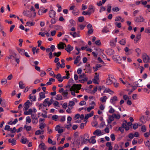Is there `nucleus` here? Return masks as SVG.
<instances>
[{"label": "nucleus", "instance_id": "obj_1", "mask_svg": "<svg viewBox=\"0 0 150 150\" xmlns=\"http://www.w3.org/2000/svg\"><path fill=\"white\" fill-rule=\"evenodd\" d=\"M81 84H74L69 89V91H71V94L72 95L75 96V91L76 90H79L81 89Z\"/></svg>", "mask_w": 150, "mask_h": 150}, {"label": "nucleus", "instance_id": "obj_2", "mask_svg": "<svg viewBox=\"0 0 150 150\" xmlns=\"http://www.w3.org/2000/svg\"><path fill=\"white\" fill-rule=\"evenodd\" d=\"M143 61L144 63H149L150 62V57L146 54H144L142 56Z\"/></svg>", "mask_w": 150, "mask_h": 150}, {"label": "nucleus", "instance_id": "obj_3", "mask_svg": "<svg viewBox=\"0 0 150 150\" xmlns=\"http://www.w3.org/2000/svg\"><path fill=\"white\" fill-rule=\"evenodd\" d=\"M134 20L135 22L137 23L143 22L145 20L142 16H140L139 17H136Z\"/></svg>", "mask_w": 150, "mask_h": 150}, {"label": "nucleus", "instance_id": "obj_4", "mask_svg": "<svg viewBox=\"0 0 150 150\" xmlns=\"http://www.w3.org/2000/svg\"><path fill=\"white\" fill-rule=\"evenodd\" d=\"M56 14V13L55 11L52 9L50 10L49 12V15L50 18H54Z\"/></svg>", "mask_w": 150, "mask_h": 150}, {"label": "nucleus", "instance_id": "obj_5", "mask_svg": "<svg viewBox=\"0 0 150 150\" xmlns=\"http://www.w3.org/2000/svg\"><path fill=\"white\" fill-rule=\"evenodd\" d=\"M30 103L29 100H28L24 104L25 107L23 109L24 110L26 111L30 107L29 105Z\"/></svg>", "mask_w": 150, "mask_h": 150}, {"label": "nucleus", "instance_id": "obj_6", "mask_svg": "<svg viewBox=\"0 0 150 150\" xmlns=\"http://www.w3.org/2000/svg\"><path fill=\"white\" fill-rule=\"evenodd\" d=\"M127 121L126 120H125L123 122L122 124V127H123L125 129L126 131L129 130V126H127Z\"/></svg>", "mask_w": 150, "mask_h": 150}, {"label": "nucleus", "instance_id": "obj_7", "mask_svg": "<svg viewBox=\"0 0 150 150\" xmlns=\"http://www.w3.org/2000/svg\"><path fill=\"white\" fill-rule=\"evenodd\" d=\"M64 47H66V45L64 43L62 42H60L59 44L57 45V48L59 49H64Z\"/></svg>", "mask_w": 150, "mask_h": 150}, {"label": "nucleus", "instance_id": "obj_8", "mask_svg": "<svg viewBox=\"0 0 150 150\" xmlns=\"http://www.w3.org/2000/svg\"><path fill=\"white\" fill-rule=\"evenodd\" d=\"M44 9V8L42 9H41L40 8L39 9L38 12V14L39 15H42L43 13H46L47 11L48 10L47 9H46L44 10H43Z\"/></svg>", "mask_w": 150, "mask_h": 150}, {"label": "nucleus", "instance_id": "obj_9", "mask_svg": "<svg viewBox=\"0 0 150 150\" xmlns=\"http://www.w3.org/2000/svg\"><path fill=\"white\" fill-rule=\"evenodd\" d=\"M39 147L41 150H46L47 148V146L43 142L39 144Z\"/></svg>", "mask_w": 150, "mask_h": 150}, {"label": "nucleus", "instance_id": "obj_10", "mask_svg": "<svg viewBox=\"0 0 150 150\" xmlns=\"http://www.w3.org/2000/svg\"><path fill=\"white\" fill-rule=\"evenodd\" d=\"M88 10L89 13H90V14L91 15V13H94V8L92 5H90L89 6Z\"/></svg>", "mask_w": 150, "mask_h": 150}, {"label": "nucleus", "instance_id": "obj_11", "mask_svg": "<svg viewBox=\"0 0 150 150\" xmlns=\"http://www.w3.org/2000/svg\"><path fill=\"white\" fill-rule=\"evenodd\" d=\"M65 50L68 52H70L71 51H72L73 49V47L71 46L70 45H68L67 46L65 47Z\"/></svg>", "mask_w": 150, "mask_h": 150}, {"label": "nucleus", "instance_id": "obj_12", "mask_svg": "<svg viewBox=\"0 0 150 150\" xmlns=\"http://www.w3.org/2000/svg\"><path fill=\"white\" fill-rule=\"evenodd\" d=\"M93 134L94 135H96L98 136H100L102 135L101 131L99 129L96 130L93 132Z\"/></svg>", "mask_w": 150, "mask_h": 150}, {"label": "nucleus", "instance_id": "obj_13", "mask_svg": "<svg viewBox=\"0 0 150 150\" xmlns=\"http://www.w3.org/2000/svg\"><path fill=\"white\" fill-rule=\"evenodd\" d=\"M40 98H38V100L40 101L42 100V99L45 98V93L44 92H41L39 94Z\"/></svg>", "mask_w": 150, "mask_h": 150}, {"label": "nucleus", "instance_id": "obj_14", "mask_svg": "<svg viewBox=\"0 0 150 150\" xmlns=\"http://www.w3.org/2000/svg\"><path fill=\"white\" fill-rule=\"evenodd\" d=\"M94 112L92 111L91 112L88 114H86L85 115L84 119L86 120L88 119V118L91 117L93 115Z\"/></svg>", "mask_w": 150, "mask_h": 150}, {"label": "nucleus", "instance_id": "obj_15", "mask_svg": "<svg viewBox=\"0 0 150 150\" xmlns=\"http://www.w3.org/2000/svg\"><path fill=\"white\" fill-rule=\"evenodd\" d=\"M117 100V97L116 96H114L111 98L110 102L113 104H115V102Z\"/></svg>", "mask_w": 150, "mask_h": 150}, {"label": "nucleus", "instance_id": "obj_16", "mask_svg": "<svg viewBox=\"0 0 150 150\" xmlns=\"http://www.w3.org/2000/svg\"><path fill=\"white\" fill-rule=\"evenodd\" d=\"M30 11L28 10H24L23 12V14L25 16L30 17L31 16Z\"/></svg>", "mask_w": 150, "mask_h": 150}, {"label": "nucleus", "instance_id": "obj_17", "mask_svg": "<svg viewBox=\"0 0 150 150\" xmlns=\"http://www.w3.org/2000/svg\"><path fill=\"white\" fill-rule=\"evenodd\" d=\"M99 80V76L97 75L95 76L94 77V78L92 79L93 82L95 83V84H98V83L97 81Z\"/></svg>", "mask_w": 150, "mask_h": 150}, {"label": "nucleus", "instance_id": "obj_18", "mask_svg": "<svg viewBox=\"0 0 150 150\" xmlns=\"http://www.w3.org/2000/svg\"><path fill=\"white\" fill-rule=\"evenodd\" d=\"M110 75H108V77L106 79V84L108 85H110L112 83V81L110 79Z\"/></svg>", "mask_w": 150, "mask_h": 150}, {"label": "nucleus", "instance_id": "obj_19", "mask_svg": "<svg viewBox=\"0 0 150 150\" xmlns=\"http://www.w3.org/2000/svg\"><path fill=\"white\" fill-rule=\"evenodd\" d=\"M28 98L32 101H35L36 100V96H31V94L29 95Z\"/></svg>", "mask_w": 150, "mask_h": 150}, {"label": "nucleus", "instance_id": "obj_20", "mask_svg": "<svg viewBox=\"0 0 150 150\" xmlns=\"http://www.w3.org/2000/svg\"><path fill=\"white\" fill-rule=\"evenodd\" d=\"M33 112L32 109L30 108L28 110V111H25L24 112V114L25 115H31Z\"/></svg>", "mask_w": 150, "mask_h": 150}, {"label": "nucleus", "instance_id": "obj_21", "mask_svg": "<svg viewBox=\"0 0 150 150\" xmlns=\"http://www.w3.org/2000/svg\"><path fill=\"white\" fill-rule=\"evenodd\" d=\"M106 53L109 55H111L114 53V51L112 49H109L106 51Z\"/></svg>", "mask_w": 150, "mask_h": 150}, {"label": "nucleus", "instance_id": "obj_22", "mask_svg": "<svg viewBox=\"0 0 150 150\" xmlns=\"http://www.w3.org/2000/svg\"><path fill=\"white\" fill-rule=\"evenodd\" d=\"M8 142L10 143H12V146L15 145L16 144V140L14 139H9L8 140Z\"/></svg>", "mask_w": 150, "mask_h": 150}, {"label": "nucleus", "instance_id": "obj_23", "mask_svg": "<svg viewBox=\"0 0 150 150\" xmlns=\"http://www.w3.org/2000/svg\"><path fill=\"white\" fill-rule=\"evenodd\" d=\"M78 138L76 137H75L74 138V142L72 143L74 145L75 144L79 145L80 144V142H78Z\"/></svg>", "mask_w": 150, "mask_h": 150}, {"label": "nucleus", "instance_id": "obj_24", "mask_svg": "<svg viewBox=\"0 0 150 150\" xmlns=\"http://www.w3.org/2000/svg\"><path fill=\"white\" fill-rule=\"evenodd\" d=\"M21 142L23 144H25L26 143H28L29 142L28 140L26 138H24L23 137H22Z\"/></svg>", "mask_w": 150, "mask_h": 150}, {"label": "nucleus", "instance_id": "obj_25", "mask_svg": "<svg viewBox=\"0 0 150 150\" xmlns=\"http://www.w3.org/2000/svg\"><path fill=\"white\" fill-rule=\"evenodd\" d=\"M17 49L19 53L22 55H24L25 52V50L20 48H17Z\"/></svg>", "mask_w": 150, "mask_h": 150}, {"label": "nucleus", "instance_id": "obj_26", "mask_svg": "<svg viewBox=\"0 0 150 150\" xmlns=\"http://www.w3.org/2000/svg\"><path fill=\"white\" fill-rule=\"evenodd\" d=\"M24 129H25L27 131H29L31 130L32 127L31 126H28L27 125H25L23 127Z\"/></svg>", "mask_w": 150, "mask_h": 150}, {"label": "nucleus", "instance_id": "obj_27", "mask_svg": "<svg viewBox=\"0 0 150 150\" xmlns=\"http://www.w3.org/2000/svg\"><path fill=\"white\" fill-rule=\"evenodd\" d=\"M96 138L95 136H92L89 139L90 140V143H92L93 144H94L96 142V140L95 139V138Z\"/></svg>", "mask_w": 150, "mask_h": 150}, {"label": "nucleus", "instance_id": "obj_28", "mask_svg": "<svg viewBox=\"0 0 150 150\" xmlns=\"http://www.w3.org/2000/svg\"><path fill=\"white\" fill-rule=\"evenodd\" d=\"M18 84L19 87L21 89H23L25 88V86H24V84L23 83L22 81H20Z\"/></svg>", "mask_w": 150, "mask_h": 150}, {"label": "nucleus", "instance_id": "obj_29", "mask_svg": "<svg viewBox=\"0 0 150 150\" xmlns=\"http://www.w3.org/2000/svg\"><path fill=\"white\" fill-rule=\"evenodd\" d=\"M124 50L127 53L129 52L127 54H132V52L131 51V50L129 49L128 47H126L124 49Z\"/></svg>", "mask_w": 150, "mask_h": 150}, {"label": "nucleus", "instance_id": "obj_30", "mask_svg": "<svg viewBox=\"0 0 150 150\" xmlns=\"http://www.w3.org/2000/svg\"><path fill=\"white\" fill-rule=\"evenodd\" d=\"M80 56H78L76 58L75 60H74V64H76L77 63H78L80 59Z\"/></svg>", "mask_w": 150, "mask_h": 150}, {"label": "nucleus", "instance_id": "obj_31", "mask_svg": "<svg viewBox=\"0 0 150 150\" xmlns=\"http://www.w3.org/2000/svg\"><path fill=\"white\" fill-rule=\"evenodd\" d=\"M35 23L34 22H31L30 21L27 22L26 23V25L28 26H31L34 25Z\"/></svg>", "mask_w": 150, "mask_h": 150}, {"label": "nucleus", "instance_id": "obj_32", "mask_svg": "<svg viewBox=\"0 0 150 150\" xmlns=\"http://www.w3.org/2000/svg\"><path fill=\"white\" fill-rule=\"evenodd\" d=\"M140 119V121L143 123L144 122H145L147 120L145 117L143 115L141 117Z\"/></svg>", "mask_w": 150, "mask_h": 150}, {"label": "nucleus", "instance_id": "obj_33", "mask_svg": "<svg viewBox=\"0 0 150 150\" xmlns=\"http://www.w3.org/2000/svg\"><path fill=\"white\" fill-rule=\"evenodd\" d=\"M102 32L103 33H107L109 32L108 28L107 27H105L102 30Z\"/></svg>", "mask_w": 150, "mask_h": 150}, {"label": "nucleus", "instance_id": "obj_34", "mask_svg": "<svg viewBox=\"0 0 150 150\" xmlns=\"http://www.w3.org/2000/svg\"><path fill=\"white\" fill-rule=\"evenodd\" d=\"M56 100H61L62 99V96L59 94H58L55 97Z\"/></svg>", "mask_w": 150, "mask_h": 150}, {"label": "nucleus", "instance_id": "obj_35", "mask_svg": "<svg viewBox=\"0 0 150 150\" xmlns=\"http://www.w3.org/2000/svg\"><path fill=\"white\" fill-rule=\"evenodd\" d=\"M119 42L121 45H124L126 43V40L125 39H122L119 41Z\"/></svg>", "mask_w": 150, "mask_h": 150}, {"label": "nucleus", "instance_id": "obj_36", "mask_svg": "<svg viewBox=\"0 0 150 150\" xmlns=\"http://www.w3.org/2000/svg\"><path fill=\"white\" fill-rule=\"evenodd\" d=\"M107 98L106 96H104L103 97L100 98V101L103 103L105 102L107 100Z\"/></svg>", "mask_w": 150, "mask_h": 150}, {"label": "nucleus", "instance_id": "obj_37", "mask_svg": "<svg viewBox=\"0 0 150 150\" xmlns=\"http://www.w3.org/2000/svg\"><path fill=\"white\" fill-rule=\"evenodd\" d=\"M118 57H119L116 55H113L112 57V58L113 60L116 62H117L118 61V60L117 59Z\"/></svg>", "mask_w": 150, "mask_h": 150}, {"label": "nucleus", "instance_id": "obj_38", "mask_svg": "<svg viewBox=\"0 0 150 150\" xmlns=\"http://www.w3.org/2000/svg\"><path fill=\"white\" fill-rule=\"evenodd\" d=\"M61 54V52H54L53 53V55L54 56H56L58 57Z\"/></svg>", "mask_w": 150, "mask_h": 150}, {"label": "nucleus", "instance_id": "obj_39", "mask_svg": "<svg viewBox=\"0 0 150 150\" xmlns=\"http://www.w3.org/2000/svg\"><path fill=\"white\" fill-rule=\"evenodd\" d=\"M9 52L11 55H14L15 56H16L17 55V54L14 52V51L12 50H9Z\"/></svg>", "mask_w": 150, "mask_h": 150}, {"label": "nucleus", "instance_id": "obj_40", "mask_svg": "<svg viewBox=\"0 0 150 150\" xmlns=\"http://www.w3.org/2000/svg\"><path fill=\"white\" fill-rule=\"evenodd\" d=\"M58 118V116L56 115H53L52 117V119L56 121L57 120Z\"/></svg>", "mask_w": 150, "mask_h": 150}, {"label": "nucleus", "instance_id": "obj_41", "mask_svg": "<svg viewBox=\"0 0 150 150\" xmlns=\"http://www.w3.org/2000/svg\"><path fill=\"white\" fill-rule=\"evenodd\" d=\"M70 34L72 35L73 37L74 38L76 37V36H78L77 34H76V32L74 33L70 32L69 33Z\"/></svg>", "mask_w": 150, "mask_h": 150}, {"label": "nucleus", "instance_id": "obj_42", "mask_svg": "<svg viewBox=\"0 0 150 150\" xmlns=\"http://www.w3.org/2000/svg\"><path fill=\"white\" fill-rule=\"evenodd\" d=\"M88 142L89 143H90V140L88 139H84V138L82 142V144H86Z\"/></svg>", "mask_w": 150, "mask_h": 150}, {"label": "nucleus", "instance_id": "obj_43", "mask_svg": "<svg viewBox=\"0 0 150 150\" xmlns=\"http://www.w3.org/2000/svg\"><path fill=\"white\" fill-rule=\"evenodd\" d=\"M45 126V123H41L40 125V128L41 129H43Z\"/></svg>", "mask_w": 150, "mask_h": 150}, {"label": "nucleus", "instance_id": "obj_44", "mask_svg": "<svg viewBox=\"0 0 150 150\" xmlns=\"http://www.w3.org/2000/svg\"><path fill=\"white\" fill-rule=\"evenodd\" d=\"M52 18V19L50 21L51 23L52 24H55L57 20L55 18V17Z\"/></svg>", "mask_w": 150, "mask_h": 150}, {"label": "nucleus", "instance_id": "obj_45", "mask_svg": "<svg viewBox=\"0 0 150 150\" xmlns=\"http://www.w3.org/2000/svg\"><path fill=\"white\" fill-rule=\"evenodd\" d=\"M78 11V10L76 9H74L72 11V13L74 15H77L79 13Z\"/></svg>", "mask_w": 150, "mask_h": 150}, {"label": "nucleus", "instance_id": "obj_46", "mask_svg": "<svg viewBox=\"0 0 150 150\" xmlns=\"http://www.w3.org/2000/svg\"><path fill=\"white\" fill-rule=\"evenodd\" d=\"M11 128H10V126L6 125L4 128V129L5 130H7L8 131H10Z\"/></svg>", "mask_w": 150, "mask_h": 150}, {"label": "nucleus", "instance_id": "obj_47", "mask_svg": "<svg viewBox=\"0 0 150 150\" xmlns=\"http://www.w3.org/2000/svg\"><path fill=\"white\" fill-rule=\"evenodd\" d=\"M111 5L109 4L108 5V9L107 11L108 13H110L111 11Z\"/></svg>", "mask_w": 150, "mask_h": 150}, {"label": "nucleus", "instance_id": "obj_48", "mask_svg": "<svg viewBox=\"0 0 150 150\" xmlns=\"http://www.w3.org/2000/svg\"><path fill=\"white\" fill-rule=\"evenodd\" d=\"M136 52L137 53L138 55H139L141 53V50L139 48H137L135 50Z\"/></svg>", "mask_w": 150, "mask_h": 150}, {"label": "nucleus", "instance_id": "obj_49", "mask_svg": "<svg viewBox=\"0 0 150 150\" xmlns=\"http://www.w3.org/2000/svg\"><path fill=\"white\" fill-rule=\"evenodd\" d=\"M145 32L147 33L150 34V27H148L145 28Z\"/></svg>", "mask_w": 150, "mask_h": 150}, {"label": "nucleus", "instance_id": "obj_50", "mask_svg": "<svg viewBox=\"0 0 150 150\" xmlns=\"http://www.w3.org/2000/svg\"><path fill=\"white\" fill-rule=\"evenodd\" d=\"M69 22L71 24L72 26H74L76 25L75 22L72 19L70 20Z\"/></svg>", "mask_w": 150, "mask_h": 150}, {"label": "nucleus", "instance_id": "obj_51", "mask_svg": "<svg viewBox=\"0 0 150 150\" xmlns=\"http://www.w3.org/2000/svg\"><path fill=\"white\" fill-rule=\"evenodd\" d=\"M31 121V119L29 116H28L26 118V122H28V123H30Z\"/></svg>", "mask_w": 150, "mask_h": 150}, {"label": "nucleus", "instance_id": "obj_52", "mask_svg": "<svg viewBox=\"0 0 150 150\" xmlns=\"http://www.w3.org/2000/svg\"><path fill=\"white\" fill-rule=\"evenodd\" d=\"M113 115H114V117L117 119H119L120 117V115L118 114L116 115L114 114H113Z\"/></svg>", "mask_w": 150, "mask_h": 150}, {"label": "nucleus", "instance_id": "obj_53", "mask_svg": "<svg viewBox=\"0 0 150 150\" xmlns=\"http://www.w3.org/2000/svg\"><path fill=\"white\" fill-rule=\"evenodd\" d=\"M84 20V18L83 16L80 17L79 18L78 21L80 22H82Z\"/></svg>", "mask_w": 150, "mask_h": 150}, {"label": "nucleus", "instance_id": "obj_54", "mask_svg": "<svg viewBox=\"0 0 150 150\" xmlns=\"http://www.w3.org/2000/svg\"><path fill=\"white\" fill-rule=\"evenodd\" d=\"M86 104V102L84 100L81 101L79 103V105H85Z\"/></svg>", "mask_w": 150, "mask_h": 150}, {"label": "nucleus", "instance_id": "obj_55", "mask_svg": "<svg viewBox=\"0 0 150 150\" xmlns=\"http://www.w3.org/2000/svg\"><path fill=\"white\" fill-rule=\"evenodd\" d=\"M75 105V103L73 101H70L69 103V106H73Z\"/></svg>", "mask_w": 150, "mask_h": 150}, {"label": "nucleus", "instance_id": "obj_56", "mask_svg": "<svg viewBox=\"0 0 150 150\" xmlns=\"http://www.w3.org/2000/svg\"><path fill=\"white\" fill-rule=\"evenodd\" d=\"M141 130L143 132H145L146 131V127L145 125L141 127Z\"/></svg>", "mask_w": 150, "mask_h": 150}, {"label": "nucleus", "instance_id": "obj_57", "mask_svg": "<svg viewBox=\"0 0 150 150\" xmlns=\"http://www.w3.org/2000/svg\"><path fill=\"white\" fill-rule=\"evenodd\" d=\"M86 72L88 73H91V69L90 68H86Z\"/></svg>", "mask_w": 150, "mask_h": 150}, {"label": "nucleus", "instance_id": "obj_58", "mask_svg": "<svg viewBox=\"0 0 150 150\" xmlns=\"http://www.w3.org/2000/svg\"><path fill=\"white\" fill-rule=\"evenodd\" d=\"M138 124L137 123H135L133 125V128L134 129H136L138 128Z\"/></svg>", "mask_w": 150, "mask_h": 150}, {"label": "nucleus", "instance_id": "obj_59", "mask_svg": "<svg viewBox=\"0 0 150 150\" xmlns=\"http://www.w3.org/2000/svg\"><path fill=\"white\" fill-rule=\"evenodd\" d=\"M112 10L114 11H119L120 9L118 7H115L113 8Z\"/></svg>", "mask_w": 150, "mask_h": 150}, {"label": "nucleus", "instance_id": "obj_60", "mask_svg": "<svg viewBox=\"0 0 150 150\" xmlns=\"http://www.w3.org/2000/svg\"><path fill=\"white\" fill-rule=\"evenodd\" d=\"M10 131L12 133H14L16 131V129L15 128V127H14L13 129L12 128H11L10 129Z\"/></svg>", "mask_w": 150, "mask_h": 150}, {"label": "nucleus", "instance_id": "obj_61", "mask_svg": "<svg viewBox=\"0 0 150 150\" xmlns=\"http://www.w3.org/2000/svg\"><path fill=\"white\" fill-rule=\"evenodd\" d=\"M110 138L112 141H114L115 139V137L114 134H111L110 135Z\"/></svg>", "mask_w": 150, "mask_h": 150}, {"label": "nucleus", "instance_id": "obj_62", "mask_svg": "<svg viewBox=\"0 0 150 150\" xmlns=\"http://www.w3.org/2000/svg\"><path fill=\"white\" fill-rule=\"evenodd\" d=\"M31 117L32 119V120L35 119H38L36 117V116L35 115L33 114L31 115Z\"/></svg>", "mask_w": 150, "mask_h": 150}, {"label": "nucleus", "instance_id": "obj_63", "mask_svg": "<svg viewBox=\"0 0 150 150\" xmlns=\"http://www.w3.org/2000/svg\"><path fill=\"white\" fill-rule=\"evenodd\" d=\"M114 115H110L109 116V120H110L111 121H112L113 120H114Z\"/></svg>", "mask_w": 150, "mask_h": 150}, {"label": "nucleus", "instance_id": "obj_64", "mask_svg": "<svg viewBox=\"0 0 150 150\" xmlns=\"http://www.w3.org/2000/svg\"><path fill=\"white\" fill-rule=\"evenodd\" d=\"M56 147L55 146H54L53 147H50L49 148L48 150H56Z\"/></svg>", "mask_w": 150, "mask_h": 150}]
</instances>
